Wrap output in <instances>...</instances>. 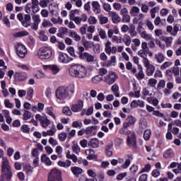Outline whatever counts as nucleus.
I'll return each instance as SVG.
<instances>
[{"label": "nucleus", "instance_id": "c03bdc74", "mask_svg": "<svg viewBox=\"0 0 181 181\" xmlns=\"http://www.w3.org/2000/svg\"><path fill=\"white\" fill-rule=\"evenodd\" d=\"M58 138H59V141H61V142H64V141H66V139H67V134H66L65 132L60 133L58 135Z\"/></svg>", "mask_w": 181, "mask_h": 181}, {"label": "nucleus", "instance_id": "4c0bfd02", "mask_svg": "<svg viewBox=\"0 0 181 181\" xmlns=\"http://www.w3.org/2000/svg\"><path fill=\"white\" fill-rule=\"evenodd\" d=\"M122 42L125 43L126 46H129V45H131V37L128 35H125L124 37L122 39Z\"/></svg>", "mask_w": 181, "mask_h": 181}, {"label": "nucleus", "instance_id": "4be33fe9", "mask_svg": "<svg viewBox=\"0 0 181 181\" xmlns=\"http://www.w3.org/2000/svg\"><path fill=\"white\" fill-rule=\"evenodd\" d=\"M88 145L89 146H92V148H98V146H100V141L98 139L94 138L90 140Z\"/></svg>", "mask_w": 181, "mask_h": 181}, {"label": "nucleus", "instance_id": "774afa93", "mask_svg": "<svg viewBox=\"0 0 181 181\" xmlns=\"http://www.w3.org/2000/svg\"><path fill=\"white\" fill-rule=\"evenodd\" d=\"M146 26L148 27V29H149V30H152L154 28L153 23H152L151 21L149 20L146 21Z\"/></svg>", "mask_w": 181, "mask_h": 181}, {"label": "nucleus", "instance_id": "3c124183", "mask_svg": "<svg viewBox=\"0 0 181 181\" xmlns=\"http://www.w3.org/2000/svg\"><path fill=\"white\" fill-rule=\"evenodd\" d=\"M62 112L63 114H65V115H71V110L69 107H64L62 110Z\"/></svg>", "mask_w": 181, "mask_h": 181}, {"label": "nucleus", "instance_id": "4468645a", "mask_svg": "<svg viewBox=\"0 0 181 181\" xmlns=\"http://www.w3.org/2000/svg\"><path fill=\"white\" fill-rule=\"evenodd\" d=\"M84 102L83 100H78L76 104H74L71 107L73 112H80L83 110Z\"/></svg>", "mask_w": 181, "mask_h": 181}, {"label": "nucleus", "instance_id": "f704fd0d", "mask_svg": "<svg viewBox=\"0 0 181 181\" xmlns=\"http://www.w3.org/2000/svg\"><path fill=\"white\" fill-rule=\"evenodd\" d=\"M98 18L101 25H105L108 22V18L103 16V14L100 15Z\"/></svg>", "mask_w": 181, "mask_h": 181}, {"label": "nucleus", "instance_id": "c756f323", "mask_svg": "<svg viewBox=\"0 0 181 181\" xmlns=\"http://www.w3.org/2000/svg\"><path fill=\"white\" fill-rule=\"evenodd\" d=\"M155 59H157L158 63H163V62H165V57L162 52H158L155 55Z\"/></svg>", "mask_w": 181, "mask_h": 181}, {"label": "nucleus", "instance_id": "473e14b6", "mask_svg": "<svg viewBox=\"0 0 181 181\" xmlns=\"http://www.w3.org/2000/svg\"><path fill=\"white\" fill-rule=\"evenodd\" d=\"M136 77L137 80H142L145 78V74H144V70L142 69V68H140L139 71L138 72V74H136Z\"/></svg>", "mask_w": 181, "mask_h": 181}, {"label": "nucleus", "instance_id": "4d7b16f0", "mask_svg": "<svg viewBox=\"0 0 181 181\" xmlns=\"http://www.w3.org/2000/svg\"><path fill=\"white\" fill-rule=\"evenodd\" d=\"M4 105L6 108H13V104H12L8 99L4 100Z\"/></svg>", "mask_w": 181, "mask_h": 181}, {"label": "nucleus", "instance_id": "8fccbe9b", "mask_svg": "<svg viewBox=\"0 0 181 181\" xmlns=\"http://www.w3.org/2000/svg\"><path fill=\"white\" fill-rule=\"evenodd\" d=\"M180 26V24L175 25L173 27V32L171 33V35L173 36H176L177 35V32H179V27Z\"/></svg>", "mask_w": 181, "mask_h": 181}, {"label": "nucleus", "instance_id": "e433bc0d", "mask_svg": "<svg viewBox=\"0 0 181 181\" xmlns=\"http://www.w3.org/2000/svg\"><path fill=\"white\" fill-rule=\"evenodd\" d=\"M139 8L136 7V6H133L130 11V14L132 16H136V15H138L139 12Z\"/></svg>", "mask_w": 181, "mask_h": 181}, {"label": "nucleus", "instance_id": "7c9ffc66", "mask_svg": "<svg viewBox=\"0 0 181 181\" xmlns=\"http://www.w3.org/2000/svg\"><path fill=\"white\" fill-rule=\"evenodd\" d=\"M23 116L24 121H28V119H30V118H32V112H29V110H25Z\"/></svg>", "mask_w": 181, "mask_h": 181}, {"label": "nucleus", "instance_id": "dca6fc26", "mask_svg": "<svg viewBox=\"0 0 181 181\" xmlns=\"http://www.w3.org/2000/svg\"><path fill=\"white\" fill-rule=\"evenodd\" d=\"M43 69L45 70H51L54 74H57L60 71V68L56 64L52 65H44Z\"/></svg>", "mask_w": 181, "mask_h": 181}, {"label": "nucleus", "instance_id": "e2e57ef3", "mask_svg": "<svg viewBox=\"0 0 181 181\" xmlns=\"http://www.w3.org/2000/svg\"><path fill=\"white\" fill-rule=\"evenodd\" d=\"M87 173L90 177H97V173L93 170H88Z\"/></svg>", "mask_w": 181, "mask_h": 181}, {"label": "nucleus", "instance_id": "ea45409f", "mask_svg": "<svg viewBox=\"0 0 181 181\" xmlns=\"http://www.w3.org/2000/svg\"><path fill=\"white\" fill-rule=\"evenodd\" d=\"M25 169L28 175H30L33 172V167H32V165H30L29 163L25 164Z\"/></svg>", "mask_w": 181, "mask_h": 181}, {"label": "nucleus", "instance_id": "0eeeda50", "mask_svg": "<svg viewBox=\"0 0 181 181\" xmlns=\"http://www.w3.org/2000/svg\"><path fill=\"white\" fill-rule=\"evenodd\" d=\"M16 54L21 59H25V56H26V53H28V49H26V47L23 45L22 43L18 42L15 46Z\"/></svg>", "mask_w": 181, "mask_h": 181}, {"label": "nucleus", "instance_id": "2eb2a0df", "mask_svg": "<svg viewBox=\"0 0 181 181\" xmlns=\"http://www.w3.org/2000/svg\"><path fill=\"white\" fill-rule=\"evenodd\" d=\"M109 16L111 18L113 23H119L121 22V17L115 11L110 12Z\"/></svg>", "mask_w": 181, "mask_h": 181}, {"label": "nucleus", "instance_id": "79ce46f5", "mask_svg": "<svg viewBox=\"0 0 181 181\" xmlns=\"http://www.w3.org/2000/svg\"><path fill=\"white\" fill-rule=\"evenodd\" d=\"M21 131H22V132L24 134H29L30 128H29L27 124H23L21 127Z\"/></svg>", "mask_w": 181, "mask_h": 181}, {"label": "nucleus", "instance_id": "9d476101", "mask_svg": "<svg viewBox=\"0 0 181 181\" xmlns=\"http://www.w3.org/2000/svg\"><path fill=\"white\" fill-rule=\"evenodd\" d=\"M144 66L146 67V74L148 77H151V76H153V73H155V66L153 64H151L149 61H147L146 62L144 63Z\"/></svg>", "mask_w": 181, "mask_h": 181}, {"label": "nucleus", "instance_id": "ddd939ff", "mask_svg": "<svg viewBox=\"0 0 181 181\" xmlns=\"http://www.w3.org/2000/svg\"><path fill=\"white\" fill-rule=\"evenodd\" d=\"M14 78L18 81H25V80L28 79V74L23 71L16 72L14 74Z\"/></svg>", "mask_w": 181, "mask_h": 181}, {"label": "nucleus", "instance_id": "680f3d73", "mask_svg": "<svg viewBox=\"0 0 181 181\" xmlns=\"http://www.w3.org/2000/svg\"><path fill=\"white\" fill-rule=\"evenodd\" d=\"M108 73V71L105 68H101L99 69V76L103 77V76H105Z\"/></svg>", "mask_w": 181, "mask_h": 181}, {"label": "nucleus", "instance_id": "0e129e2a", "mask_svg": "<svg viewBox=\"0 0 181 181\" xmlns=\"http://www.w3.org/2000/svg\"><path fill=\"white\" fill-rule=\"evenodd\" d=\"M42 25L43 28H46L47 26H53V24L50 21L44 19Z\"/></svg>", "mask_w": 181, "mask_h": 181}, {"label": "nucleus", "instance_id": "c85d7f7f", "mask_svg": "<svg viewBox=\"0 0 181 181\" xmlns=\"http://www.w3.org/2000/svg\"><path fill=\"white\" fill-rule=\"evenodd\" d=\"M96 129H97V126L88 127L85 129V134L86 135H91V134H93V132L96 131Z\"/></svg>", "mask_w": 181, "mask_h": 181}, {"label": "nucleus", "instance_id": "b1692460", "mask_svg": "<svg viewBox=\"0 0 181 181\" xmlns=\"http://www.w3.org/2000/svg\"><path fill=\"white\" fill-rule=\"evenodd\" d=\"M69 36L72 37L76 42H80L81 40V37L77 34L76 31H71Z\"/></svg>", "mask_w": 181, "mask_h": 181}, {"label": "nucleus", "instance_id": "13d9d810", "mask_svg": "<svg viewBox=\"0 0 181 181\" xmlns=\"http://www.w3.org/2000/svg\"><path fill=\"white\" fill-rule=\"evenodd\" d=\"M68 93L71 94H74V85L71 84L66 87Z\"/></svg>", "mask_w": 181, "mask_h": 181}, {"label": "nucleus", "instance_id": "58836bf2", "mask_svg": "<svg viewBox=\"0 0 181 181\" xmlns=\"http://www.w3.org/2000/svg\"><path fill=\"white\" fill-rule=\"evenodd\" d=\"M144 138L145 141H149V139H151V130L150 129H146L144 131Z\"/></svg>", "mask_w": 181, "mask_h": 181}, {"label": "nucleus", "instance_id": "72a5a7b5", "mask_svg": "<svg viewBox=\"0 0 181 181\" xmlns=\"http://www.w3.org/2000/svg\"><path fill=\"white\" fill-rule=\"evenodd\" d=\"M92 47H93V50L94 53L95 54L100 53V48L101 47V45H100L99 43H97V44L93 43Z\"/></svg>", "mask_w": 181, "mask_h": 181}, {"label": "nucleus", "instance_id": "de8ad7c7", "mask_svg": "<svg viewBox=\"0 0 181 181\" xmlns=\"http://www.w3.org/2000/svg\"><path fill=\"white\" fill-rule=\"evenodd\" d=\"M23 36H29V33L27 31H21L16 33V37H22Z\"/></svg>", "mask_w": 181, "mask_h": 181}, {"label": "nucleus", "instance_id": "bb28decb", "mask_svg": "<svg viewBox=\"0 0 181 181\" xmlns=\"http://www.w3.org/2000/svg\"><path fill=\"white\" fill-rule=\"evenodd\" d=\"M165 25L166 23V19H160V17L158 16L154 20V25L159 26V24Z\"/></svg>", "mask_w": 181, "mask_h": 181}, {"label": "nucleus", "instance_id": "412c9836", "mask_svg": "<svg viewBox=\"0 0 181 181\" xmlns=\"http://www.w3.org/2000/svg\"><path fill=\"white\" fill-rule=\"evenodd\" d=\"M58 165L61 166V168H70L71 166V161L70 160H66V162L59 160Z\"/></svg>", "mask_w": 181, "mask_h": 181}, {"label": "nucleus", "instance_id": "f03ea898", "mask_svg": "<svg viewBox=\"0 0 181 181\" xmlns=\"http://www.w3.org/2000/svg\"><path fill=\"white\" fill-rule=\"evenodd\" d=\"M1 179H5L6 181H11L12 179V170L9 165V161L6 158H3L1 164Z\"/></svg>", "mask_w": 181, "mask_h": 181}, {"label": "nucleus", "instance_id": "a18cd8bd", "mask_svg": "<svg viewBox=\"0 0 181 181\" xmlns=\"http://www.w3.org/2000/svg\"><path fill=\"white\" fill-rule=\"evenodd\" d=\"M32 13L31 15H36L39 11H40V7L39 6H31Z\"/></svg>", "mask_w": 181, "mask_h": 181}, {"label": "nucleus", "instance_id": "5fc2aeb1", "mask_svg": "<svg viewBox=\"0 0 181 181\" xmlns=\"http://www.w3.org/2000/svg\"><path fill=\"white\" fill-rule=\"evenodd\" d=\"M88 22L89 25H95V23H97V19L94 16H90Z\"/></svg>", "mask_w": 181, "mask_h": 181}, {"label": "nucleus", "instance_id": "bf43d9fd", "mask_svg": "<svg viewBox=\"0 0 181 181\" xmlns=\"http://www.w3.org/2000/svg\"><path fill=\"white\" fill-rule=\"evenodd\" d=\"M28 100H32L33 97V88H30L27 92Z\"/></svg>", "mask_w": 181, "mask_h": 181}, {"label": "nucleus", "instance_id": "39448f33", "mask_svg": "<svg viewBox=\"0 0 181 181\" xmlns=\"http://www.w3.org/2000/svg\"><path fill=\"white\" fill-rule=\"evenodd\" d=\"M55 95L58 100H66L69 96V91H67V87L59 86L57 88L55 92Z\"/></svg>", "mask_w": 181, "mask_h": 181}, {"label": "nucleus", "instance_id": "6ab92c4d", "mask_svg": "<svg viewBox=\"0 0 181 181\" xmlns=\"http://www.w3.org/2000/svg\"><path fill=\"white\" fill-rule=\"evenodd\" d=\"M30 15L25 14L24 16V18H23V21H21V24L24 28H28V26H30Z\"/></svg>", "mask_w": 181, "mask_h": 181}, {"label": "nucleus", "instance_id": "9b49d317", "mask_svg": "<svg viewBox=\"0 0 181 181\" xmlns=\"http://www.w3.org/2000/svg\"><path fill=\"white\" fill-rule=\"evenodd\" d=\"M115 80H117V74L113 71L109 72L108 75L105 77V83H107V84H114Z\"/></svg>", "mask_w": 181, "mask_h": 181}, {"label": "nucleus", "instance_id": "423d86ee", "mask_svg": "<svg viewBox=\"0 0 181 181\" xmlns=\"http://www.w3.org/2000/svg\"><path fill=\"white\" fill-rule=\"evenodd\" d=\"M48 181H63L62 171L58 169H52L48 175Z\"/></svg>", "mask_w": 181, "mask_h": 181}, {"label": "nucleus", "instance_id": "393cba45", "mask_svg": "<svg viewBox=\"0 0 181 181\" xmlns=\"http://www.w3.org/2000/svg\"><path fill=\"white\" fill-rule=\"evenodd\" d=\"M138 54L141 57V59H144V63H146V62H149V59H148L146 53L145 52V50L144 49H140L138 52Z\"/></svg>", "mask_w": 181, "mask_h": 181}, {"label": "nucleus", "instance_id": "6e6552de", "mask_svg": "<svg viewBox=\"0 0 181 181\" xmlns=\"http://www.w3.org/2000/svg\"><path fill=\"white\" fill-rule=\"evenodd\" d=\"M127 145L130 148H133L134 151H136L138 146H136V135L135 133L132 132L130 136H127Z\"/></svg>", "mask_w": 181, "mask_h": 181}, {"label": "nucleus", "instance_id": "f8f14e48", "mask_svg": "<svg viewBox=\"0 0 181 181\" xmlns=\"http://www.w3.org/2000/svg\"><path fill=\"white\" fill-rule=\"evenodd\" d=\"M32 18L34 22L31 26V29H33V30H37L39 23H40V16H39V14H33Z\"/></svg>", "mask_w": 181, "mask_h": 181}, {"label": "nucleus", "instance_id": "37998d69", "mask_svg": "<svg viewBox=\"0 0 181 181\" xmlns=\"http://www.w3.org/2000/svg\"><path fill=\"white\" fill-rule=\"evenodd\" d=\"M131 21V16L129 14H124L122 17V22L123 23H129Z\"/></svg>", "mask_w": 181, "mask_h": 181}, {"label": "nucleus", "instance_id": "2f4dec72", "mask_svg": "<svg viewBox=\"0 0 181 181\" xmlns=\"http://www.w3.org/2000/svg\"><path fill=\"white\" fill-rule=\"evenodd\" d=\"M111 42L107 41L105 45V52L107 54H111Z\"/></svg>", "mask_w": 181, "mask_h": 181}, {"label": "nucleus", "instance_id": "20e7f679", "mask_svg": "<svg viewBox=\"0 0 181 181\" xmlns=\"http://www.w3.org/2000/svg\"><path fill=\"white\" fill-rule=\"evenodd\" d=\"M52 49L49 47H41L37 52V56L41 60H47L52 57Z\"/></svg>", "mask_w": 181, "mask_h": 181}, {"label": "nucleus", "instance_id": "a878e982", "mask_svg": "<svg viewBox=\"0 0 181 181\" xmlns=\"http://www.w3.org/2000/svg\"><path fill=\"white\" fill-rule=\"evenodd\" d=\"M163 158L168 159V158H173L175 156V152L172 149H168L163 155Z\"/></svg>", "mask_w": 181, "mask_h": 181}, {"label": "nucleus", "instance_id": "7ed1b4c3", "mask_svg": "<svg viewBox=\"0 0 181 181\" xmlns=\"http://www.w3.org/2000/svg\"><path fill=\"white\" fill-rule=\"evenodd\" d=\"M85 48L83 46H78L76 52L78 54V58L81 60H86L87 63H93L94 62V56L90 54L88 52H84Z\"/></svg>", "mask_w": 181, "mask_h": 181}, {"label": "nucleus", "instance_id": "a211bd4d", "mask_svg": "<svg viewBox=\"0 0 181 181\" xmlns=\"http://www.w3.org/2000/svg\"><path fill=\"white\" fill-rule=\"evenodd\" d=\"M136 122V119L134 117V116H129L127 119V122L123 124L124 128H128V127H131V125H134Z\"/></svg>", "mask_w": 181, "mask_h": 181}, {"label": "nucleus", "instance_id": "aec40b11", "mask_svg": "<svg viewBox=\"0 0 181 181\" xmlns=\"http://www.w3.org/2000/svg\"><path fill=\"white\" fill-rule=\"evenodd\" d=\"M71 170L72 173H74V175L76 176V177H78L80 175L83 173V169L76 166L71 167Z\"/></svg>", "mask_w": 181, "mask_h": 181}, {"label": "nucleus", "instance_id": "1a4fd4ad", "mask_svg": "<svg viewBox=\"0 0 181 181\" xmlns=\"http://www.w3.org/2000/svg\"><path fill=\"white\" fill-rule=\"evenodd\" d=\"M59 62L64 64H67L70 63V62H73V60H74V59L69 57V55L64 52L59 53Z\"/></svg>", "mask_w": 181, "mask_h": 181}, {"label": "nucleus", "instance_id": "c9c22d12", "mask_svg": "<svg viewBox=\"0 0 181 181\" xmlns=\"http://www.w3.org/2000/svg\"><path fill=\"white\" fill-rule=\"evenodd\" d=\"M53 107H48L46 108V112L49 115V117H52L54 119H56V115L53 114Z\"/></svg>", "mask_w": 181, "mask_h": 181}, {"label": "nucleus", "instance_id": "052dcab7", "mask_svg": "<svg viewBox=\"0 0 181 181\" xmlns=\"http://www.w3.org/2000/svg\"><path fill=\"white\" fill-rule=\"evenodd\" d=\"M67 52L72 56L73 57H76V53L74 52V47H69L67 48Z\"/></svg>", "mask_w": 181, "mask_h": 181}, {"label": "nucleus", "instance_id": "a19ab883", "mask_svg": "<svg viewBox=\"0 0 181 181\" xmlns=\"http://www.w3.org/2000/svg\"><path fill=\"white\" fill-rule=\"evenodd\" d=\"M72 151L74 152V153L78 154L80 153V151H81V149L80 148V146H78V144H74L72 146Z\"/></svg>", "mask_w": 181, "mask_h": 181}, {"label": "nucleus", "instance_id": "864d4df0", "mask_svg": "<svg viewBox=\"0 0 181 181\" xmlns=\"http://www.w3.org/2000/svg\"><path fill=\"white\" fill-rule=\"evenodd\" d=\"M158 83V81L155 78H150L148 79V84L150 87H155L156 84Z\"/></svg>", "mask_w": 181, "mask_h": 181}, {"label": "nucleus", "instance_id": "69168bd1", "mask_svg": "<svg viewBox=\"0 0 181 181\" xmlns=\"http://www.w3.org/2000/svg\"><path fill=\"white\" fill-rule=\"evenodd\" d=\"M151 170V165L147 164L142 170L140 171V173H144V172H149Z\"/></svg>", "mask_w": 181, "mask_h": 181}, {"label": "nucleus", "instance_id": "f257e3e1", "mask_svg": "<svg viewBox=\"0 0 181 181\" xmlns=\"http://www.w3.org/2000/svg\"><path fill=\"white\" fill-rule=\"evenodd\" d=\"M69 74L75 78H84L87 74V68L83 65L74 64L69 67Z\"/></svg>", "mask_w": 181, "mask_h": 181}, {"label": "nucleus", "instance_id": "6e6d98bb", "mask_svg": "<svg viewBox=\"0 0 181 181\" xmlns=\"http://www.w3.org/2000/svg\"><path fill=\"white\" fill-rule=\"evenodd\" d=\"M103 9L106 11L108 12V15H110V12H112L111 11V5H110L109 4H103Z\"/></svg>", "mask_w": 181, "mask_h": 181}, {"label": "nucleus", "instance_id": "cd10ccee", "mask_svg": "<svg viewBox=\"0 0 181 181\" xmlns=\"http://www.w3.org/2000/svg\"><path fill=\"white\" fill-rule=\"evenodd\" d=\"M141 37H143V39H146V40H153L152 35L148 34L146 31H143L141 33Z\"/></svg>", "mask_w": 181, "mask_h": 181}, {"label": "nucleus", "instance_id": "49530a36", "mask_svg": "<svg viewBox=\"0 0 181 181\" xmlns=\"http://www.w3.org/2000/svg\"><path fill=\"white\" fill-rule=\"evenodd\" d=\"M40 124H42V127L43 128H47V127H49V125L50 124V120H49L48 119H44Z\"/></svg>", "mask_w": 181, "mask_h": 181}, {"label": "nucleus", "instance_id": "603ef678", "mask_svg": "<svg viewBox=\"0 0 181 181\" xmlns=\"http://www.w3.org/2000/svg\"><path fill=\"white\" fill-rule=\"evenodd\" d=\"M101 80H103V77L100 75L95 76L92 78L93 83H95V84H97V83L101 81Z\"/></svg>", "mask_w": 181, "mask_h": 181}, {"label": "nucleus", "instance_id": "5701e85b", "mask_svg": "<svg viewBox=\"0 0 181 181\" xmlns=\"http://www.w3.org/2000/svg\"><path fill=\"white\" fill-rule=\"evenodd\" d=\"M41 161L45 163V165H47V166H50L52 165V160H50V158H49L46 154L42 155Z\"/></svg>", "mask_w": 181, "mask_h": 181}, {"label": "nucleus", "instance_id": "f3484780", "mask_svg": "<svg viewBox=\"0 0 181 181\" xmlns=\"http://www.w3.org/2000/svg\"><path fill=\"white\" fill-rule=\"evenodd\" d=\"M92 7L93 8V13H95V15H100V13H101V6L98 1H93Z\"/></svg>", "mask_w": 181, "mask_h": 181}, {"label": "nucleus", "instance_id": "09e8293b", "mask_svg": "<svg viewBox=\"0 0 181 181\" xmlns=\"http://www.w3.org/2000/svg\"><path fill=\"white\" fill-rule=\"evenodd\" d=\"M171 64H173L171 62H165L163 65H161L160 70H166L168 67H170Z\"/></svg>", "mask_w": 181, "mask_h": 181}, {"label": "nucleus", "instance_id": "338daca9", "mask_svg": "<svg viewBox=\"0 0 181 181\" xmlns=\"http://www.w3.org/2000/svg\"><path fill=\"white\" fill-rule=\"evenodd\" d=\"M139 181H148V174H142L140 175Z\"/></svg>", "mask_w": 181, "mask_h": 181}]
</instances>
